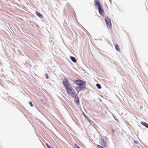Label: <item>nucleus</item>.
Wrapping results in <instances>:
<instances>
[{"label": "nucleus", "mask_w": 148, "mask_h": 148, "mask_svg": "<svg viewBox=\"0 0 148 148\" xmlns=\"http://www.w3.org/2000/svg\"><path fill=\"white\" fill-rule=\"evenodd\" d=\"M74 83L76 85L79 86H76L75 88V90L76 91L79 92L82 90H84L86 89L85 85L86 82L85 81L81 80H76L74 81Z\"/></svg>", "instance_id": "1"}, {"label": "nucleus", "mask_w": 148, "mask_h": 148, "mask_svg": "<svg viewBox=\"0 0 148 148\" xmlns=\"http://www.w3.org/2000/svg\"><path fill=\"white\" fill-rule=\"evenodd\" d=\"M65 90L68 95L75 97L76 96V92L74 89L71 85L65 88Z\"/></svg>", "instance_id": "2"}, {"label": "nucleus", "mask_w": 148, "mask_h": 148, "mask_svg": "<svg viewBox=\"0 0 148 148\" xmlns=\"http://www.w3.org/2000/svg\"><path fill=\"white\" fill-rule=\"evenodd\" d=\"M99 143L101 146L97 145V146L98 148H104L103 147H106L107 145V142L102 138L100 139Z\"/></svg>", "instance_id": "3"}, {"label": "nucleus", "mask_w": 148, "mask_h": 148, "mask_svg": "<svg viewBox=\"0 0 148 148\" xmlns=\"http://www.w3.org/2000/svg\"><path fill=\"white\" fill-rule=\"evenodd\" d=\"M105 21L106 24L108 27V28H111L112 25H111V22L110 19L108 17H106L105 18Z\"/></svg>", "instance_id": "4"}, {"label": "nucleus", "mask_w": 148, "mask_h": 148, "mask_svg": "<svg viewBox=\"0 0 148 148\" xmlns=\"http://www.w3.org/2000/svg\"><path fill=\"white\" fill-rule=\"evenodd\" d=\"M63 83L65 88L71 85V84L69 83V81L66 78H65L63 79Z\"/></svg>", "instance_id": "5"}, {"label": "nucleus", "mask_w": 148, "mask_h": 148, "mask_svg": "<svg viewBox=\"0 0 148 148\" xmlns=\"http://www.w3.org/2000/svg\"><path fill=\"white\" fill-rule=\"evenodd\" d=\"M98 10L100 14L102 16H104V10L101 5L99 6L98 7Z\"/></svg>", "instance_id": "6"}, {"label": "nucleus", "mask_w": 148, "mask_h": 148, "mask_svg": "<svg viewBox=\"0 0 148 148\" xmlns=\"http://www.w3.org/2000/svg\"><path fill=\"white\" fill-rule=\"evenodd\" d=\"M95 6H98V7L101 6L100 1L99 0H95Z\"/></svg>", "instance_id": "7"}, {"label": "nucleus", "mask_w": 148, "mask_h": 148, "mask_svg": "<svg viewBox=\"0 0 148 148\" xmlns=\"http://www.w3.org/2000/svg\"><path fill=\"white\" fill-rule=\"evenodd\" d=\"M115 47L116 50L117 51H120V49L117 44H115Z\"/></svg>", "instance_id": "8"}, {"label": "nucleus", "mask_w": 148, "mask_h": 148, "mask_svg": "<svg viewBox=\"0 0 148 148\" xmlns=\"http://www.w3.org/2000/svg\"><path fill=\"white\" fill-rule=\"evenodd\" d=\"M36 14L39 17H40V18H42L43 16L41 15L39 12L36 11Z\"/></svg>", "instance_id": "9"}, {"label": "nucleus", "mask_w": 148, "mask_h": 148, "mask_svg": "<svg viewBox=\"0 0 148 148\" xmlns=\"http://www.w3.org/2000/svg\"><path fill=\"white\" fill-rule=\"evenodd\" d=\"M70 59L74 62H77V60L75 59V58L73 56H71L70 58Z\"/></svg>", "instance_id": "10"}, {"label": "nucleus", "mask_w": 148, "mask_h": 148, "mask_svg": "<svg viewBox=\"0 0 148 148\" xmlns=\"http://www.w3.org/2000/svg\"><path fill=\"white\" fill-rule=\"evenodd\" d=\"M141 123L142 125L145 126L146 127H148V124L146 122H141Z\"/></svg>", "instance_id": "11"}, {"label": "nucleus", "mask_w": 148, "mask_h": 148, "mask_svg": "<svg viewBox=\"0 0 148 148\" xmlns=\"http://www.w3.org/2000/svg\"><path fill=\"white\" fill-rule=\"evenodd\" d=\"M96 86H97V88L99 89H100L101 88L100 85L99 84H97Z\"/></svg>", "instance_id": "12"}, {"label": "nucleus", "mask_w": 148, "mask_h": 148, "mask_svg": "<svg viewBox=\"0 0 148 148\" xmlns=\"http://www.w3.org/2000/svg\"><path fill=\"white\" fill-rule=\"evenodd\" d=\"M75 100L76 101L77 103H78L79 102V100L78 97L75 98Z\"/></svg>", "instance_id": "13"}, {"label": "nucleus", "mask_w": 148, "mask_h": 148, "mask_svg": "<svg viewBox=\"0 0 148 148\" xmlns=\"http://www.w3.org/2000/svg\"><path fill=\"white\" fill-rule=\"evenodd\" d=\"M45 77L46 78H47V79H48V78H49V77H48V74H45Z\"/></svg>", "instance_id": "14"}, {"label": "nucleus", "mask_w": 148, "mask_h": 148, "mask_svg": "<svg viewBox=\"0 0 148 148\" xmlns=\"http://www.w3.org/2000/svg\"><path fill=\"white\" fill-rule=\"evenodd\" d=\"M46 145L49 148H52L47 143H46Z\"/></svg>", "instance_id": "15"}, {"label": "nucleus", "mask_w": 148, "mask_h": 148, "mask_svg": "<svg viewBox=\"0 0 148 148\" xmlns=\"http://www.w3.org/2000/svg\"><path fill=\"white\" fill-rule=\"evenodd\" d=\"M46 145L49 148H52L47 143H46Z\"/></svg>", "instance_id": "16"}, {"label": "nucleus", "mask_w": 148, "mask_h": 148, "mask_svg": "<svg viewBox=\"0 0 148 148\" xmlns=\"http://www.w3.org/2000/svg\"><path fill=\"white\" fill-rule=\"evenodd\" d=\"M29 104L32 107L33 106V105L31 101L29 102Z\"/></svg>", "instance_id": "17"}, {"label": "nucleus", "mask_w": 148, "mask_h": 148, "mask_svg": "<svg viewBox=\"0 0 148 148\" xmlns=\"http://www.w3.org/2000/svg\"><path fill=\"white\" fill-rule=\"evenodd\" d=\"M83 115L86 118L88 116L86 115L85 114V113L84 112H83Z\"/></svg>", "instance_id": "18"}, {"label": "nucleus", "mask_w": 148, "mask_h": 148, "mask_svg": "<svg viewBox=\"0 0 148 148\" xmlns=\"http://www.w3.org/2000/svg\"><path fill=\"white\" fill-rule=\"evenodd\" d=\"M90 123H92V121L90 120V119L88 121Z\"/></svg>", "instance_id": "19"}, {"label": "nucleus", "mask_w": 148, "mask_h": 148, "mask_svg": "<svg viewBox=\"0 0 148 148\" xmlns=\"http://www.w3.org/2000/svg\"><path fill=\"white\" fill-rule=\"evenodd\" d=\"M75 146H76L77 148H80L79 147V146H78L76 144L75 145Z\"/></svg>", "instance_id": "20"}, {"label": "nucleus", "mask_w": 148, "mask_h": 148, "mask_svg": "<svg viewBox=\"0 0 148 148\" xmlns=\"http://www.w3.org/2000/svg\"><path fill=\"white\" fill-rule=\"evenodd\" d=\"M86 118L87 119L88 121L89 120H90V119L88 118V117H87V118Z\"/></svg>", "instance_id": "21"}, {"label": "nucleus", "mask_w": 148, "mask_h": 148, "mask_svg": "<svg viewBox=\"0 0 148 148\" xmlns=\"http://www.w3.org/2000/svg\"><path fill=\"white\" fill-rule=\"evenodd\" d=\"M41 101H43V100H42V99H41Z\"/></svg>", "instance_id": "22"}, {"label": "nucleus", "mask_w": 148, "mask_h": 148, "mask_svg": "<svg viewBox=\"0 0 148 148\" xmlns=\"http://www.w3.org/2000/svg\"><path fill=\"white\" fill-rule=\"evenodd\" d=\"M109 1L111 2V0H109Z\"/></svg>", "instance_id": "23"}]
</instances>
